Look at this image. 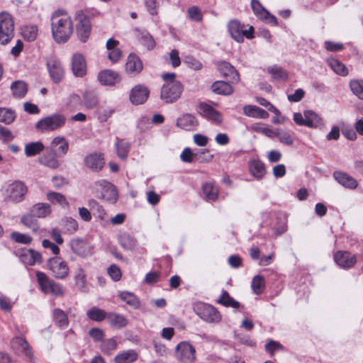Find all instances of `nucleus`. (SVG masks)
<instances>
[{
	"label": "nucleus",
	"instance_id": "f257e3e1",
	"mask_svg": "<svg viewBox=\"0 0 363 363\" xmlns=\"http://www.w3.org/2000/svg\"><path fill=\"white\" fill-rule=\"evenodd\" d=\"M52 33L55 40L65 43L73 33V24L70 16L63 10L54 12L51 18Z\"/></svg>",
	"mask_w": 363,
	"mask_h": 363
},
{
	"label": "nucleus",
	"instance_id": "f03ea898",
	"mask_svg": "<svg viewBox=\"0 0 363 363\" xmlns=\"http://www.w3.org/2000/svg\"><path fill=\"white\" fill-rule=\"evenodd\" d=\"M162 77L165 83L161 89L160 98L166 103H173L180 98L183 86L180 82L175 79L174 73H165Z\"/></svg>",
	"mask_w": 363,
	"mask_h": 363
},
{
	"label": "nucleus",
	"instance_id": "7ed1b4c3",
	"mask_svg": "<svg viewBox=\"0 0 363 363\" xmlns=\"http://www.w3.org/2000/svg\"><path fill=\"white\" fill-rule=\"evenodd\" d=\"M193 309L196 315L207 323H217L221 320V315L218 311L210 304L196 302L194 303Z\"/></svg>",
	"mask_w": 363,
	"mask_h": 363
},
{
	"label": "nucleus",
	"instance_id": "20e7f679",
	"mask_svg": "<svg viewBox=\"0 0 363 363\" xmlns=\"http://www.w3.org/2000/svg\"><path fill=\"white\" fill-rule=\"evenodd\" d=\"M67 118L65 115L55 113L40 119L35 125V128L40 132L53 131L63 127Z\"/></svg>",
	"mask_w": 363,
	"mask_h": 363
},
{
	"label": "nucleus",
	"instance_id": "39448f33",
	"mask_svg": "<svg viewBox=\"0 0 363 363\" xmlns=\"http://www.w3.org/2000/svg\"><path fill=\"white\" fill-rule=\"evenodd\" d=\"M228 31L230 33L231 37L238 43H242L245 37L247 39H252L254 32L252 26H250L248 29L246 26L237 20L233 19L228 22Z\"/></svg>",
	"mask_w": 363,
	"mask_h": 363
},
{
	"label": "nucleus",
	"instance_id": "423d86ee",
	"mask_svg": "<svg viewBox=\"0 0 363 363\" xmlns=\"http://www.w3.org/2000/svg\"><path fill=\"white\" fill-rule=\"evenodd\" d=\"M14 35V22L7 12L0 13V43H9Z\"/></svg>",
	"mask_w": 363,
	"mask_h": 363
},
{
	"label": "nucleus",
	"instance_id": "0eeeda50",
	"mask_svg": "<svg viewBox=\"0 0 363 363\" xmlns=\"http://www.w3.org/2000/svg\"><path fill=\"white\" fill-rule=\"evenodd\" d=\"M36 277L40 289L45 294H50L56 296L63 295L64 291L62 286L49 279L45 273L38 272Z\"/></svg>",
	"mask_w": 363,
	"mask_h": 363
},
{
	"label": "nucleus",
	"instance_id": "6e6552de",
	"mask_svg": "<svg viewBox=\"0 0 363 363\" xmlns=\"http://www.w3.org/2000/svg\"><path fill=\"white\" fill-rule=\"evenodd\" d=\"M175 356L180 363H194L196 359L195 348L188 342H181L175 348Z\"/></svg>",
	"mask_w": 363,
	"mask_h": 363
},
{
	"label": "nucleus",
	"instance_id": "1a4fd4ad",
	"mask_svg": "<svg viewBox=\"0 0 363 363\" xmlns=\"http://www.w3.org/2000/svg\"><path fill=\"white\" fill-rule=\"evenodd\" d=\"M5 192L9 200L18 203L23 200L27 193V187L23 182L15 181L7 186Z\"/></svg>",
	"mask_w": 363,
	"mask_h": 363
},
{
	"label": "nucleus",
	"instance_id": "9d476101",
	"mask_svg": "<svg viewBox=\"0 0 363 363\" xmlns=\"http://www.w3.org/2000/svg\"><path fill=\"white\" fill-rule=\"evenodd\" d=\"M77 33L79 40L85 42L91 31V24L89 18L82 11L76 13Z\"/></svg>",
	"mask_w": 363,
	"mask_h": 363
},
{
	"label": "nucleus",
	"instance_id": "9b49d317",
	"mask_svg": "<svg viewBox=\"0 0 363 363\" xmlns=\"http://www.w3.org/2000/svg\"><path fill=\"white\" fill-rule=\"evenodd\" d=\"M48 266L52 275L57 279H64L68 276L69 267L60 257L49 259Z\"/></svg>",
	"mask_w": 363,
	"mask_h": 363
},
{
	"label": "nucleus",
	"instance_id": "f8f14e48",
	"mask_svg": "<svg viewBox=\"0 0 363 363\" xmlns=\"http://www.w3.org/2000/svg\"><path fill=\"white\" fill-rule=\"evenodd\" d=\"M95 185L98 189L101 191V196L104 199L111 201L116 202L118 199V194L116 186L111 182L101 179L96 182Z\"/></svg>",
	"mask_w": 363,
	"mask_h": 363
},
{
	"label": "nucleus",
	"instance_id": "ddd939ff",
	"mask_svg": "<svg viewBox=\"0 0 363 363\" xmlns=\"http://www.w3.org/2000/svg\"><path fill=\"white\" fill-rule=\"evenodd\" d=\"M47 67L52 82L55 84L60 82L65 75L60 61L55 57H50L47 62Z\"/></svg>",
	"mask_w": 363,
	"mask_h": 363
},
{
	"label": "nucleus",
	"instance_id": "4468645a",
	"mask_svg": "<svg viewBox=\"0 0 363 363\" xmlns=\"http://www.w3.org/2000/svg\"><path fill=\"white\" fill-rule=\"evenodd\" d=\"M150 90L143 84H137L132 88L130 92L129 99L134 105L144 104L148 99Z\"/></svg>",
	"mask_w": 363,
	"mask_h": 363
},
{
	"label": "nucleus",
	"instance_id": "2eb2a0df",
	"mask_svg": "<svg viewBox=\"0 0 363 363\" xmlns=\"http://www.w3.org/2000/svg\"><path fill=\"white\" fill-rule=\"evenodd\" d=\"M251 7L254 14L261 20L274 25H277V18L270 14L269 12L262 5L259 0H251Z\"/></svg>",
	"mask_w": 363,
	"mask_h": 363
},
{
	"label": "nucleus",
	"instance_id": "dca6fc26",
	"mask_svg": "<svg viewBox=\"0 0 363 363\" xmlns=\"http://www.w3.org/2000/svg\"><path fill=\"white\" fill-rule=\"evenodd\" d=\"M143 69V64L140 58L135 54H130L125 65V73L132 77H135L142 72Z\"/></svg>",
	"mask_w": 363,
	"mask_h": 363
},
{
	"label": "nucleus",
	"instance_id": "f3484780",
	"mask_svg": "<svg viewBox=\"0 0 363 363\" xmlns=\"http://www.w3.org/2000/svg\"><path fill=\"white\" fill-rule=\"evenodd\" d=\"M69 245L72 252L78 256L86 257L91 255L92 248L91 245L83 239H72Z\"/></svg>",
	"mask_w": 363,
	"mask_h": 363
},
{
	"label": "nucleus",
	"instance_id": "a211bd4d",
	"mask_svg": "<svg viewBox=\"0 0 363 363\" xmlns=\"http://www.w3.org/2000/svg\"><path fill=\"white\" fill-rule=\"evenodd\" d=\"M335 262L342 268H350L357 262L356 257L347 251H338L334 255Z\"/></svg>",
	"mask_w": 363,
	"mask_h": 363
},
{
	"label": "nucleus",
	"instance_id": "6ab92c4d",
	"mask_svg": "<svg viewBox=\"0 0 363 363\" xmlns=\"http://www.w3.org/2000/svg\"><path fill=\"white\" fill-rule=\"evenodd\" d=\"M198 111L203 116L216 123H220L222 122L220 113L206 103L200 104L198 106Z\"/></svg>",
	"mask_w": 363,
	"mask_h": 363
},
{
	"label": "nucleus",
	"instance_id": "aec40b11",
	"mask_svg": "<svg viewBox=\"0 0 363 363\" xmlns=\"http://www.w3.org/2000/svg\"><path fill=\"white\" fill-rule=\"evenodd\" d=\"M72 69L76 77H82L86 72V65L84 57L79 53H75L72 56Z\"/></svg>",
	"mask_w": 363,
	"mask_h": 363
},
{
	"label": "nucleus",
	"instance_id": "412c9836",
	"mask_svg": "<svg viewBox=\"0 0 363 363\" xmlns=\"http://www.w3.org/2000/svg\"><path fill=\"white\" fill-rule=\"evenodd\" d=\"M99 82L106 86H113L121 81L119 74L111 69H104L98 74Z\"/></svg>",
	"mask_w": 363,
	"mask_h": 363
},
{
	"label": "nucleus",
	"instance_id": "4be33fe9",
	"mask_svg": "<svg viewBox=\"0 0 363 363\" xmlns=\"http://www.w3.org/2000/svg\"><path fill=\"white\" fill-rule=\"evenodd\" d=\"M333 177L340 184L345 186V188L354 189L358 186L357 181L354 177L345 172L335 171L333 173Z\"/></svg>",
	"mask_w": 363,
	"mask_h": 363
},
{
	"label": "nucleus",
	"instance_id": "5701e85b",
	"mask_svg": "<svg viewBox=\"0 0 363 363\" xmlns=\"http://www.w3.org/2000/svg\"><path fill=\"white\" fill-rule=\"evenodd\" d=\"M52 151L60 156L65 155L69 150V143L63 136H57L51 142Z\"/></svg>",
	"mask_w": 363,
	"mask_h": 363
},
{
	"label": "nucleus",
	"instance_id": "b1692460",
	"mask_svg": "<svg viewBox=\"0 0 363 363\" xmlns=\"http://www.w3.org/2000/svg\"><path fill=\"white\" fill-rule=\"evenodd\" d=\"M218 69L224 77L228 78L232 82L239 80V74L233 66L227 62H220L217 65Z\"/></svg>",
	"mask_w": 363,
	"mask_h": 363
},
{
	"label": "nucleus",
	"instance_id": "393cba45",
	"mask_svg": "<svg viewBox=\"0 0 363 363\" xmlns=\"http://www.w3.org/2000/svg\"><path fill=\"white\" fill-rule=\"evenodd\" d=\"M306 118V126L312 128H322L325 126L323 118L313 111L308 110L303 112Z\"/></svg>",
	"mask_w": 363,
	"mask_h": 363
},
{
	"label": "nucleus",
	"instance_id": "a878e982",
	"mask_svg": "<svg viewBox=\"0 0 363 363\" xmlns=\"http://www.w3.org/2000/svg\"><path fill=\"white\" fill-rule=\"evenodd\" d=\"M86 166L94 171H100L104 166V158L101 154L94 153L85 158Z\"/></svg>",
	"mask_w": 363,
	"mask_h": 363
},
{
	"label": "nucleus",
	"instance_id": "bb28decb",
	"mask_svg": "<svg viewBox=\"0 0 363 363\" xmlns=\"http://www.w3.org/2000/svg\"><path fill=\"white\" fill-rule=\"evenodd\" d=\"M197 125L196 118L191 114H184L177 121V125L186 130H194Z\"/></svg>",
	"mask_w": 363,
	"mask_h": 363
},
{
	"label": "nucleus",
	"instance_id": "cd10ccee",
	"mask_svg": "<svg viewBox=\"0 0 363 363\" xmlns=\"http://www.w3.org/2000/svg\"><path fill=\"white\" fill-rule=\"evenodd\" d=\"M21 221L23 225L30 228L33 233L40 235L43 231L40 227L37 219L32 213L24 215L21 218Z\"/></svg>",
	"mask_w": 363,
	"mask_h": 363
},
{
	"label": "nucleus",
	"instance_id": "c85d7f7f",
	"mask_svg": "<svg viewBox=\"0 0 363 363\" xmlns=\"http://www.w3.org/2000/svg\"><path fill=\"white\" fill-rule=\"evenodd\" d=\"M203 194L206 200L214 201L218 197V187L213 182H206L202 186Z\"/></svg>",
	"mask_w": 363,
	"mask_h": 363
},
{
	"label": "nucleus",
	"instance_id": "c756f323",
	"mask_svg": "<svg viewBox=\"0 0 363 363\" xmlns=\"http://www.w3.org/2000/svg\"><path fill=\"white\" fill-rule=\"evenodd\" d=\"M135 35L138 41L147 50H152L155 46L152 36L145 30H136Z\"/></svg>",
	"mask_w": 363,
	"mask_h": 363
},
{
	"label": "nucleus",
	"instance_id": "7c9ffc66",
	"mask_svg": "<svg viewBox=\"0 0 363 363\" xmlns=\"http://www.w3.org/2000/svg\"><path fill=\"white\" fill-rule=\"evenodd\" d=\"M38 162L42 165L52 169H56L60 167V162L57 158V155L53 151L50 153L43 155L38 158Z\"/></svg>",
	"mask_w": 363,
	"mask_h": 363
},
{
	"label": "nucleus",
	"instance_id": "2f4dec72",
	"mask_svg": "<svg viewBox=\"0 0 363 363\" xmlns=\"http://www.w3.org/2000/svg\"><path fill=\"white\" fill-rule=\"evenodd\" d=\"M249 169L251 174L257 179H262L265 173L264 164L259 160H251L249 162Z\"/></svg>",
	"mask_w": 363,
	"mask_h": 363
},
{
	"label": "nucleus",
	"instance_id": "473e14b6",
	"mask_svg": "<svg viewBox=\"0 0 363 363\" xmlns=\"http://www.w3.org/2000/svg\"><path fill=\"white\" fill-rule=\"evenodd\" d=\"M138 357V354L134 350H128L118 354L113 360L115 363H133Z\"/></svg>",
	"mask_w": 363,
	"mask_h": 363
},
{
	"label": "nucleus",
	"instance_id": "72a5a7b5",
	"mask_svg": "<svg viewBox=\"0 0 363 363\" xmlns=\"http://www.w3.org/2000/svg\"><path fill=\"white\" fill-rule=\"evenodd\" d=\"M243 113L249 117L267 118L269 117V113L264 109L252 105H247L243 107Z\"/></svg>",
	"mask_w": 363,
	"mask_h": 363
},
{
	"label": "nucleus",
	"instance_id": "f704fd0d",
	"mask_svg": "<svg viewBox=\"0 0 363 363\" xmlns=\"http://www.w3.org/2000/svg\"><path fill=\"white\" fill-rule=\"evenodd\" d=\"M115 147L118 157L121 160H125L130 149V144L125 140L116 138Z\"/></svg>",
	"mask_w": 363,
	"mask_h": 363
},
{
	"label": "nucleus",
	"instance_id": "c9c22d12",
	"mask_svg": "<svg viewBox=\"0 0 363 363\" xmlns=\"http://www.w3.org/2000/svg\"><path fill=\"white\" fill-rule=\"evenodd\" d=\"M31 213L38 218H45L51 213V207L46 203H38L31 208Z\"/></svg>",
	"mask_w": 363,
	"mask_h": 363
},
{
	"label": "nucleus",
	"instance_id": "e433bc0d",
	"mask_svg": "<svg viewBox=\"0 0 363 363\" xmlns=\"http://www.w3.org/2000/svg\"><path fill=\"white\" fill-rule=\"evenodd\" d=\"M11 343L15 349L19 350L25 355L32 356L31 347L24 338L21 337H15L12 340Z\"/></svg>",
	"mask_w": 363,
	"mask_h": 363
},
{
	"label": "nucleus",
	"instance_id": "4c0bfd02",
	"mask_svg": "<svg viewBox=\"0 0 363 363\" xmlns=\"http://www.w3.org/2000/svg\"><path fill=\"white\" fill-rule=\"evenodd\" d=\"M108 323L113 328H121L128 324L126 318L121 314L116 313H108L106 316Z\"/></svg>",
	"mask_w": 363,
	"mask_h": 363
},
{
	"label": "nucleus",
	"instance_id": "58836bf2",
	"mask_svg": "<svg viewBox=\"0 0 363 363\" xmlns=\"http://www.w3.org/2000/svg\"><path fill=\"white\" fill-rule=\"evenodd\" d=\"M212 91L218 94L230 95L233 93L232 86L223 81H217L211 85Z\"/></svg>",
	"mask_w": 363,
	"mask_h": 363
},
{
	"label": "nucleus",
	"instance_id": "ea45409f",
	"mask_svg": "<svg viewBox=\"0 0 363 363\" xmlns=\"http://www.w3.org/2000/svg\"><path fill=\"white\" fill-rule=\"evenodd\" d=\"M52 315L54 321L58 327L66 328L68 326V317L65 311L60 308H55L53 311Z\"/></svg>",
	"mask_w": 363,
	"mask_h": 363
},
{
	"label": "nucleus",
	"instance_id": "a19ab883",
	"mask_svg": "<svg viewBox=\"0 0 363 363\" xmlns=\"http://www.w3.org/2000/svg\"><path fill=\"white\" fill-rule=\"evenodd\" d=\"M327 62L330 67L337 74L341 76H346L348 74V70L345 65L340 60L335 58H328Z\"/></svg>",
	"mask_w": 363,
	"mask_h": 363
},
{
	"label": "nucleus",
	"instance_id": "79ce46f5",
	"mask_svg": "<svg viewBox=\"0 0 363 363\" xmlns=\"http://www.w3.org/2000/svg\"><path fill=\"white\" fill-rule=\"evenodd\" d=\"M44 150L43 144L40 142H32L28 143L25 146V155L26 157H33L36 155H38Z\"/></svg>",
	"mask_w": 363,
	"mask_h": 363
},
{
	"label": "nucleus",
	"instance_id": "37998d69",
	"mask_svg": "<svg viewBox=\"0 0 363 363\" xmlns=\"http://www.w3.org/2000/svg\"><path fill=\"white\" fill-rule=\"evenodd\" d=\"M88 206L92 210L94 216L97 217L101 220H105L106 219L105 210L96 200H89Z\"/></svg>",
	"mask_w": 363,
	"mask_h": 363
},
{
	"label": "nucleus",
	"instance_id": "c03bdc74",
	"mask_svg": "<svg viewBox=\"0 0 363 363\" xmlns=\"http://www.w3.org/2000/svg\"><path fill=\"white\" fill-rule=\"evenodd\" d=\"M121 247L125 250H133L136 245L135 240L128 233H123L118 238Z\"/></svg>",
	"mask_w": 363,
	"mask_h": 363
},
{
	"label": "nucleus",
	"instance_id": "a18cd8bd",
	"mask_svg": "<svg viewBox=\"0 0 363 363\" xmlns=\"http://www.w3.org/2000/svg\"><path fill=\"white\" fill-rule=\"evenodd\" d=\"M86 273L82 268H78L75 275V282L77 287L83 292L88 291Z\"/></svg>",
	"mask_w": 363,
	"mask_h": 363
},
{
	"label": "nucleus",
	"instance_id": "49530a36",
	"mask_svg": "<svg viewBox=\"0 0 363 363\" xmlns=\"http://www.w3.org/2000/svg\"><path fill=\"white\" fill-rule=\"evenodd\" d=\"M12 93L16 98L23 97L27 92V85L23 82L17 81L13 82L11 86Z\"/></svg>",
	"mask_w": 363,
	"mask_h": 363
},
{
	"label": "nucleus",
	"instance_id": "de8ad7c7",
	"mask_svg": "<svg viewBox=\"0 0 363 363\" xmlns=\"http://www.w3.org/2000/svg\"><path fill=\"white\" fill-rule=\"evenodd\" d=\"M119 297L133 308H138L140 306L138 298L133 293L123 291L120 293Z\"/></svg>",
	"mask_w": 363,
	"mask_h": 363
},
{
	"label": "nucleus",
	"instance_id": "09e8293b",
	"mask_svg": "<svg viewBox=\"0 0 363 363\" xmlns=\"http://www.w3.org/2000/svg\"><path fill=\"white\" fill-rule=\"evenodd\" d=\"M86 315L92 320L101 322L104 320L106 316V313L97 307H92L86 312Z\"/></svg>",
	"mask_w": 363,
	"mask_h": 363
},
{
	"label": "nucleus",
	"instance_id": "8fccbe9b",
	"mask_svg": "<svg viewBox=\"0 0 363 363\" xmlns=\"http://www.w3.org/2000/svg\"><path fill=\"white\" fill-rule=\"evenodd\" d=\"M218 303L223 305L224 306L232 307L233 308H238L240 307V303L230 297L229 294L225 291H223Z\"/></svg>",
	"mask_w": 363,
	"mask_h": 363
},
{
	"label": "nucleus",
	"instance_id": "3c124183",
	"mask_svg": "<svg viewBox=\"0 0 363 363\" xmlns=\"http://www.w3.org/2000/svg\"><path fill=\"white\" fill-rule=\"evenodd\" d=\"M352 92L359 99L363 100V80L352 79L350 82Z\"/></svg>",
	"mask_w": 363,
	"mask_h": 363
},
{
	"label": "nucleus",
	"instance_id": "603ef678",
	"mask_svg": "<svg viewBox=\"0 0 363 363\" xmlns=\"http://www.w3.org/2000/svg\"><path fill=\"white\" fill-rule=\"evenodd\" d=\"M62 225L65 233L69 235L74 233L78 229L77 221L71 217L65 218L62 220Z\"/></svg>",
	"mask_w": 363,
	"mask_h": 363
},
{
	"label": "nucleus",
	"instance_id": "864d4df0",
	"mask_svg": "<svg viewBox=\"0 0 363 363\" xmlns=\"http://www.w3.org/2000/svg\"><path fill=\"white\" fill-rule=\"evenodd\" d=\"M15 118L16 113L13 110L6 108H0V122L10 124Z\"/></svg>",
	"mask_w": 363,
	"mask_h": 363
},
{
	"label": "nucleus",
	"instance_id": "5fc2aeb1",
	"mask_svg": "<svg viewBox=\"0 0 363 363\" xmlns=\"http://www.w3.org/2000/svg\"><path fill=\"white\" fill-rule=\"evenodd\" d=\"M117 348V342L114 338H109L102 342L100 349L106 354L110 355Z\"/></svg>",
	"mask_w": 363,
	"mask_h": 363
},
{
	"label": "nucleus",
	"instance_id": "6e6d98bb",
	"mask_svg": "<svg viewBox=\"0 0 363 363\" xmlns=\"http://www.w3.org/2000/svg\"><path fill=\"white\" fill-rule=\"evenodd\" d=\"M268 72L272 74V77L279 81H284L287 79V73L282 68L274 65L268 68Z\"/></svg>",
	"mask_w": 363,
	"mask_h": 363
},
{
	"label": "nucleus",
	"instance_id": "4d7b16f0",
	"mask_svg": "<svg viewBox=\"0 0 363 363\" xmlns=\"http://www.w3.org/2000/svg\"><path fill=\"white\" fill-rule=\"evenodd\" d=\"M252 290L255 294H260L264 289V279L261 275L254 277L251 284Z\"/></svg>",
	"mask_w": 363,
	"mask_h": 363
},
{
	"label": "nucleus",
	"instance_id": "13d9d810",
	"mask_svg": "<svg viewBox=\"0 0 363 363\" xmlns=\"http://www.w3.org/2000/svg\"><path fill=\"white\" fill-rule=\"evenodd\" d=\"M83 105L86 108L91 109L98 105L99 101L94 94L89 92H85L83 96Z\"/></svg>",
	"mask_w": 363,
	"mask_h": 363
},
{
	"label": "nucleus",
	"instance_id": "bf43d9fd",
	"mask_svg": "<svg viewBox=\"0 0 363 363\" xmlns=\"http://www.w3.org/2000/svg\"><path fill=\"white\" fill-rule=\"evenodd\" d=\"M277 138L280 143L288 146L292 145L294 141L291 133L284 130H277Z\"/></svg>",
	"mask_w": 363,
	"mask_h": 363
},
{
	"label": "nucleus",
	"instance_id": "052dcab7",
	"mask_svg": "<svg viewBox=\"0 0 363 363\" xmlns=\"http://www.w3.org/2000/svg\"><path fill=\"white\" fill-rule=\"evenodd\" d=\"M47 199L52 203L59 204L62 206L68 205L65 197L60 193L50 192L47 194Z\"/></svg>",
	"mask_w": 363,
	"mask_h": 363
},
{
	"label": "nucleus",
	"instance_id": "680f3d73",
	"mask_svg": "<svg viewBox=\"0 0 363 363\" xmlns=\"http://www.w3.org/2000/svg\"><path fill=\"white\" fill-rule=\"evenodd\" d=\"M24 257L26 259L25 262L29 265H34L35 263H39L42 259L41 255L33 250H29L27 253L24 255Z\"/></svg>",
	"mask_w": 363,
	"mask_h": 363
},
{
	"label": "nucleus",
	"instance_id": "e2e57ef3",
	"mask_svg": "<svg viewBox=\"0 0 363 363\" xmlns=\"http://www.w3.org/2000/svg\"><path fill=\"white\" fill-rule=\"evenodd\" d=\"M38 28L35 26H27L23 29V38L28 41L34 40L38 35Z\"/></svg>",
	"mask_w": 363,
	"mask_h": 363
},
{
	"label": "nucleus",
	"instance_id": "0e129e2a",
	"mask_svg": "<svg viewBox=\"0 0 363 363\" xmlns=\"http://www.w3.org/2000/svg\"><path fill=\"white\" fill-rule=\"evenodd\" d=\"M11 237L14 241L18 243L28 245L32 242V238L28 234L13 232L11 233Z\"/></svg>",
	"mask_w": 363,
	"mask_h": 363
},
{
	"label": "nucleus",
	"instance_id": "69168bd1",
	"mask_svg": "<svg viewBox=\"0 0 363 363\" xmlns=\"http://www.w3.org/2000/svg\"><path fill=\"white\" fill-rule=\"evenodd\" d=\"M189 18L196 22H199L202 20V14L201 10L197 6H191L188 9Z\"/></svg>",
	"mask_w": 363,
	"mask_h": 363
},
{
	"label": "nucleus",
	"instance_id": "338daca9",
	"mask_svg": "<svg viewBox=\"0 0 363 363\" xmlns=\"http://www.w3.org/2000/svg\"><path fill=\"white\" fill-rule=\"evenodd\" d=\"M195 154L189 147H185L180 155V159L184 162L191 163L194 160Z\"/></svg>",
	"mask_w": 363,
	"mask_h": 363
},
{
	"label": "nucleus",
	"instance_id": "774afa93",
	"mask_svg": "<svg viewBox=\"0 0 363 363\" xmlns=\"http://www.w3.org/2000/svg\"><path fill=\"white\" fill-rule=\"evenodd\" d=\"M108 274L113 281H118L121 278V269L116 264H112L108 268Z\"/></svg>",
	"mask_w": 363,
	"mask_h": 363
}]
</instances>
